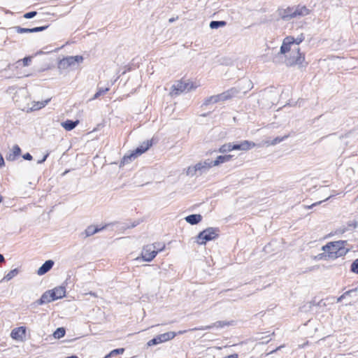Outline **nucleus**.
<instances>
[{"instance_id": "f257e3e1", "label": "nucleus", "mask_w": 358, "mask_h": 358, "mask_svg": "<svg viewBox=\"0 0 358 358\" xmlns=\"http://www.w3.org/2000/svg\"><path fill=\"white\" fill-rule=\"evenodd\" d=\"M303 40L304 36L303 34H301V36L296 38L289 36L283 39L280 52L281 54L285 55V61L287 66H293L296 65H300L302 64L305 61V55L300 52L299 48L293 49L292 50V45L294 43L299 45L302 41H303Z\"/></svg>"}, {"instance_id": "f03ea898", "label": "nucleus", "mask_w": 358, "mask_h": 358, "mask_svg": "<svg viewBox=\"0 0 358 358\" xmlns=\"http://www.w3.org/2000/svg\"><path fill=\"white\" fill-rule=\"evenodd\" d=\"M346 241H338L329 242L322 247L325 259H335L347 254L348 250L345 248Z\"/></svg>"}, {"instance_id": "7ed1b4c3", "label": "nucleus", "mask_w": 358, "mask_h": 358, "mask_svg": "<svg viewBox=\"0 0 358 358\" xmlns=\"http://www.w3.org/2000/svg\"><path fill=\"white\" fill-rule=\"evenodd\" d=\"M166 249V244L164 242H155L145 245L141 250V255L135 259L136 261L142 259L144 262H152L158 253Z\"/></svg>"}, {"instance_id": "20e7f679", "label": "nucleus", "mask_w": 358, "mask_h": 358, "mask_svg": "<svg viewBox=\"0 0 358 358\" xmlns=\"http://www.w3.org/2000/svg\"><path fill=\"white\" fill-rule=\"evenodd\" d=\"M200 85L191 80H180L177 81L171 87V94L173 96H178L183 92H187L196 89Z\"/></svg>"}, {"instance_id": "39448f33", "label": "nucleus", "mask_w": 358, "mask_h": 358, "mask_svg": "<svg viewBox=\"0 0 358 358\" xmlns=\"http://www.w3.org/2000/svg\"><path fill=\"white\" fill-rule=\"evenodd\" d=\"M220 229L217 227H208L201 231L196 236L199 245H205L207 242L213 241L219 237Z\"/></svg>"}, {"instance_id": "423d86ee", "label": "nucleus", "mask_w": 358, "mask_h": 358, "mask_svg": "<svg viewBox=\"0 0 358 358\" xmlns=\"http://www.w3.org/2000/svg\"><path fill=\"white\" fill-rule=\"evenodd\" d=\"M152 145V141L148 140L143 142L139 147L133 150L130 154L125 155L122 159V163L123 164L130 163L133 159L137 158L138 156L145 153L148 150Z\"/></svg>"}, {"instance_id": "0eeeda50", "label": "nucleus", "mask_w": 358, "mask_h": 358, "mask_svg": "<svg viewBox=\"0 0 358 358\" xmlns=\"http://www.w3.org/2000/svg\"><path fill=\"white\" fill-rule=\"evenodd\" d=\"M83 61V56L76 55V56H71L64 58L60 62V65L62 68H69L72 65H74L76 63H81Z\"/></svg>"}, {"instance_id": "6e6552de", "label": "nucleus", "mask_w": 358, "mask_h": 358, "mask_svg": "<svg viewBox=\"0 0 358 358\" xmlns=\"http://www.w3.org/2000/svg\"><path fill=\"white\" fill-rule=\"evenodd\" d=\"M256 146V144L250 141H243L241 142L240 143H233V148L234 150H243V151H248Z\"/></svg>"}, {"instance_id": "1a4fd4ad", "label": "nucleus", "mask_w": 358, "mask_h": 358, "mask_svg": "<svg viewBox=\"0 0 358 358\" xmlns=\"http://www.w3.org/2000/svg\"><path fill=\"white\" fill-rule=\"evenodd\" d=\"M26 335V327H20L13 329L10 333V336L16 341H23Z\"/></svg>"}, {"instance_id": "9d476101", "label": "nucleus", "mask_w": 358, "mask_h": 358, "mask_svg": "<svg viewBox=\"0 0 358 358\" xmlns=\"http://www.w3.org/2000/svg\"><path fill=\"white\" fill-rule=\"evenodd\" d=\"M233 324H234L233 321H217L210 326H207L205 327L195 328L193 330H206V329H209L210 328L220 329V328H224V327H227V326H231Z\"/></svg>"}, {"instance_id": "9b49d317", "label": "nucleus", "mask_w": 358, "mask_h": 358, "mask_svg": "<svg viewBox=\"0 0 358 358\" xmlns=\"http://www.w3.org/2000/svg\"><path fill=\"white\" fill-rule=\"evenodd\" d=\"M294 7H287L286 8L278 9V14L281 19L289 20L294 18V14L293 13Z\"/></svg>"}, {"instance_id": "f8f14e48", "label": "nucleus", "mask_w": 358, "mask_h": 358, "mask_svg": "<svg viewBox=\"0 0 358 358\" xmlns=\"http://www.w3.org/2000/svg\"><path fill=\"white\" fill-rule=\"evenodd\" d=\"M49 26H42V27H36L34 28L29 29V28H22L20 27H15V29L18 34H24V33H34L38 32L43 30H45Z\"/></svg>"}, {"instance_id": "ddd939ff", "label": "nucleus", "mask_w": 358, "mask_h": 358, "mask_svg": "<svg viewBox=\"0 0 358 358\" xmlns=\"http://www.w3.org/2000/svg\"><path fill=\"white\" fill-rule=\"evenodd\" d=\"M20 155L21 149L17 145H15L13 147L10 152L6 155V158L8 161L13 162L17 159Z\"/></svg>"}, {"instance_id": "4468645a", "label": "nucleus", "mask_w": 358, "mask_h": 358, "mask_svg": "<svg viewBox=\"0 0 358 358\" xmlns=\"http://www.w3.org/2000/svg\"><path fill=\"white\" fill-rule=\"evenodd\" d=\"M52 294H53V293H51L50 290L46 291L42 294L41 298L36 301V303L38 305H42L43 303H48L54 301V296H52Z\"/></svg>"}, {"instance_id": "2eb2a0df", "label": "nucleus", "mask_w": 358, "mask_h": 358, "mask_svg": "<svg viewBox=\"0 0 358 358\" xmlns=\"http://www.w3.org/2000/svg\"><path fill=\"white\" fill-rule=\"evenodd\" d=\"M310 13V10L306 6L298 5L294 7V17L308 15Z\"/></svg>"}, {"instance_id": "dca6fc26", "label": "nucleus", "mask_w": 358, "mask_h": 358, "mask_svg": "<svg viewBox=\"0 0 358 358\" xmlns=\"http://www.w3.org/2000/svg\"><path fill=\"white\" fill-rule=\"evenodd\" d=\"M236 92V90L234 88L227 90L226 92H224L220 94H217V97L219 98L220 101H224L229 99H231L232 97L234 96Z\"/></svg>"}, {"instance_id": "f3484780", "label": "nucleus", "mask_w": 358, "mask_h": 358, "mask_svg": "<svg viewBox=\"0 0 358 358\" xmlns=\"http://www.w3.org/2000/svg\"><path fill=\"white\" fill-rule=\"evenodd\" d=\"M54 265V262L52 260L46 261L38 270L37 273L39 275H42L49 271Z\"/></svg>"}, {"instance_id": "a211bd4d", "label": "nucleus", "mask_w": 358, "mask_h": 358, "mask_svg": "<svg viewBox=\"0 0 358 358\" xmlns=\"http://www.w3.org/2000/svg\"><path fill=\"white\" fill-rule=\"evenodd\" d=\"M51 293H53L52 296H54L55 301L59 299H62L65 296V289L62 287H55L53 289L50 290Z\"/></svg>"}, {"instance_id": "6ab92c4d", "label": "nucleus", "mask_w": 358, "mask_h": 358, "mask_svg": "<svg viewBox=\"0 0 358 358\" xmlns=\"http://www.w3.org/2000/svg\"><path fill=\"white\" fill-rule=\"evenodd\" d=\"M78 124L79 120L72 121L67 120L66 121L62 123V126L66 131H71Z\"/></svg>"}, {"instance_id": "aec40b11", "label": "nucleus", "mask_w": 358, "mask_h": 358, "mask_svg": "<svg viewBox=\"0 0 358 358\" xmlns=\"http://www.w3.org/2000/svg\"><path fill=\"white\" fill-rule=\"evenodd\" d=\"M186 221L191 224H196L202 220V217L199 214H194L188 215L185 217Z\"/></svg>"}, {"instance_id": "412c9836", "label": "nucleus", "mask_w": 358, "mask_h": 358, "mask_svg": "<svg viewBox=\"0 0 358 358\" xmlns=\"http://www.w3.org/2000/svg\"><path fill=\"white\" fill-rule=\"evenodd\" d=\"M177 335L176 332L170 331L159 335L161 343L172 340Z\"/></svg>"}, {"instance_id": "4be33fe9", "label": "nucleus", "mask_w": 358, "mask_h": 358, "mask_svg": "<svg viewBox=\"0 0 358 358\" xmlns=\"http://www.w3.org/2000/svg\"><path fill=\"white\" fill-rule=\"evenodd\" d=\"M232 150H234V148L233 143H224L218 149V152L220 153H226Z\"/></svg>"}, {"instance_id": "5701e85b", "label": "nucleus", "mask_w": 358, "mask_h": 358, "mask_svg": "<svg viewBox=\"0 0 358 358\" xmlns=\"http://www.w3.org/2000/svg\"><path fill=\"white\" fill-rule=\"evenodd\" d=\"M104 227H101V228H98L96 227H94L93 225H90L86 229H85V234H86V236H90L99 231H100L101 229H103Z\"/></svg>"}, {"instance_id": "b1692460", "label": "nucleus", "mask_w": 358, "mask_h": 358, "mask_svg": "<svg viewBox=\"0 0 358 358\" xmlns=\"http://www.w3.org/2000/svg\"><path fill=\"white\" fill-rule=\"evenodd\" d=\"M65 329L63 327H59L55 331V332L53 333V336L55 338L59 339L61 338H63L65 336Z\"/></svg>"}, {"instance_id": "393cba45", "label": "nucleus", "mask_w": 358, "mask_h": 358, "mask_svg": "<svg viewBox=\"0 0 358 358\" xmlns=\"http://www.w3.org/2000/svg\"><path fill=\"white\" fill-rule=\"evenodd\" d=\"M225 21H212L210 23V27L211 29H217L220 27H223L226 25Z\"/></svg>"}, {"instance_id": "a878e982", "label": "nucleus", "mask_w": 358, "mask_h": 358, "mask_svg": "<svg viewBox=\"0 0 358 358\" xmlns=\"http://www.w3.org/2000/svg\"><path fill=\"white\" fill-rule=\"evenodd\" d=\"M124 348L115 349V350H113L112 351H110V352L108 355H107L104 358H109L110 357L114 356L116 355H122L124 353Z\"/></svg>"}, {"instance_id": "bb28decb", "label": "nucleus", "mask_w": 358, "mask_h": 358, "mask_svg": "<svg viewBox=\"0 0 358 358\" xmlns=\"http://www.w3.org/2000/svg\"><path fill=\"white\" fill-rule=\"evenodd\" d=\"M214 166H217L221 164L225 163L226 161L224 159V157L223 155H219L216 157V159L213 161Z\"/></svg>"}, {"instance_id": "cd10ccee", "label": "nucleus", "mask_w": 358, "mask_h": 358, "mask_svg": "<svg viewBox=\"0 0 358 358\" xmlns=\"http://www.w3.org/2000/svg\"><path fill=\"white\" fill-rule=\"evenodd\" d=\"M109 90V88H100L98 90V91L96 92V94L94 95V99L99 98L100 96L106 94Z\"/></svg>"}, {"instance_id": "c85d7f7f", "label": "nucleus", "mask_w": 358, "mask_h": 358, "mask_svg": "<svg viewBox=\"0 0 358 358\" xmlns=\"http://www.w3.org/2000/svg\"><path fill=\"white\" fill-rule=\"evenodd\" d=\"M159 343H161V341H160V338H159V336H157L156 338H154L150 340L147 343V345H148V347H150V346H152L155 345H157Z\"/></svg>"}, {"instance_id": "c756f323", "label": "nucleus", "mask_w": 358, "mask_h": 358, "mask_svg": "<svg viewBox=\"0 0 358 358\" xmlns=\"http://www.w3.org/2000/svg\"><path fill=\"white\" fill-rule=\"evenodd\" d=\"M196 171H197V169L194 165L192 166H189L187 169L186 173H187V176H193L196 174Z\"/></svg>"}, {"instance_id": "7c9ffc66", "label": "nucleus", "mask_w": 358, "mask_h": 358, "mask_svg": "<svg viewBox=\"0 0 358 358\" xmlns=\"http://www.w3.org/2000/svg\"><path fill=\"white\" fill-rule=\"evenodd\" d=\"M219 98L217 97V95H215V96H210L209 98H208L206 101H205V103L206 104H209L210 103H217V102H219Z\"/></svg>"}, {"instance_id": "2f4dec72", "label": "nucleus", "mask_w": 358, "mask_h": 358, "mask_svg": "<svg viewBox=\"0 0 358 358\" xmlns=\"http://www.w3.org/2000/svg\"><path fill=\"white\" fill-rule=\"evenodd\" d=\"M351 271L358 274V259L355 260L351 264Z\"/></svg>"}, {"instance_id": "473e14b6", "label": "nucleus", "mask_w": 358, "mask_h": 358, "mask_svg": "<svg viewBox=\"0 0 358 358\" xmlns=\"http://www.w3.org/2000/svg\"><path fill=\"white\" fill-rule=\"evenodd\" d=\"M36 14H37V13L36 11H31V12L26 13L23 17L26 19H30V18L35 17L36 15Z\"/></svg>"}, {"instance_id": "72a5a7b5", "label": "nucleus", "mask_w": 358, "mask_h": 358, "mask_svg": "<svg viewBox=\"0 0 358 358\" xmlns=\"http://www.w3.org/2000/svg\"><path fill=\"white\" fill-rule=\"evenodd\" d=\"M202 164H203V167L205 168V169H208L214 166L213 162L205 161L202 162Z\"/></svg>"}, {"instance_id": "f704fd0d", "label": "nucleus", "mask_w": 358, "mask_h": 358, "mask_svg": "<svg viewBox=\"0 0 358 358\" xmlns=\"http://www.w3.org/2000/svg\"><path fill=\"white\" fill-rule=\"evenodd\" d=\"M195 166H196L197 171H201V170L205 169L202 162L197 163L196 164H195Z\"/></svg>"}, {"instance_id": "c9c22d12", "label": "nucleus", "mask_w": 358, "mask_h": 358, "mask_svg": "<svg viewBox=\"0 0 358 358\" xmlns=\"http://www.w3.org/2000/svg\"><path fill=\"white\" fill-rule=\"evenodd\" d=\"M30 62H31V58L30 57H24L23 59V64H24V66H28Z\"/></svg>"}, {"instance_id": "e433bc0d", "label": "nucleus", "mask_w": 358, "mask_h": 358, "mask_svg": "<svg viewBox=\"0 0 358 358\" xmlns=\"http://www.w3.org/2000/svg\"><path fill=\"white\" fill-rule=\"evenodd\" d=\"M23 158L26 160H31L32 156L29 153H26L23 155Z\"/></svg>"}, {"instance_id": "4c0bfd02", "label": "nucleus", "mask_w": 358, "mask_h": 358, "mask_svg": "<svg viewBox=\"0 0 358 358\" xmlns=\"http://www.w3.org/2000/svg\"><path fill=\"white\" fill-rule=\"evenodd\" d=\"M223 156L224 157V159H225L226 162L230 161L234 157V155H225Z\"/></svg>"}, {"instance_id": "58836bf2", "label": "nucleus", "mask_w": 358, "mask_h": 358, "mask_svg": "<svg viewBox=\"0 0 358 358\" xmlns=\"http://www.w3.org/2000/svg\"><path fill=\"white\" fill-rule=\"evenodd\" d=\"M15 273H16V270H13L11 271L8 275H7V278L8 279H10L15 274Z\"/></svg>"}, {"instance_id": "ea45409f", "label": "nucleus", "mask_w": 358, "mask_h": 358, "mask_svg": "<svg viewBox=\"0 0 358 358\" xmlns=\"http://www.w3.org/2000/svg\"><path fill=\"white\" fill-rule=\"evenodd\" d=\"M350 292H346L344 294H343L340 297L338 298L337 301L339 302L341 300H343V298H345V295L348 294Z\"/></svg>"}, {"instance_id": "a19ab883", "label": "nucleus", "mask_w": 358, "mask_h": 358, "mask_svg": "<svg viewBox=\"0 0 358 358\" xmlns=\"http://www.w3.org/2000/svg\"><path fill=\"white\" fill-rule=\"evenodd\" d=\"M0 166H4V159L1 154H0Z\"/></svg>"}, {"instance_id": "79ce46f5", "label": "nucleus", "mask_w": 358, "mask_h": 358, "mask_svg": "<svg viewBox=\"0 0 358 358\" xmlns=\"http://www.w3.org/2000/svg\"><path fill=\"white\" fill-rule=\"evenodd\" d=\"M320 203H321V201H319V202H317V203H314L311 206H308L306 208L309 209V208H312L313 206H316V205H317V204H319Z\"/></svg>"}, {"instance_id": "37998d69", "label": "nucleus", "mask_w": 358, "mask_h": 358, "mask_svg": "<svg viewBox=\"0 0 358 358\" xmlns=\"http://www.w3.org/2000/svg\"><path fill=\"white\" fill-rule=\"evenodd\" d=\"M4 257L2 255L0 254V262H4Z\"/></svg>"}, {"instance_id": "c03bdc74", "label": "nucleus", "mask_w": 358, "mask_h": 358, "mask_svg": "<svg viewBox=\"0 0 358 358\" xmlns=\"http://www.w3.org/2000/svg\"><path fill=\"white\" fill-rule=\"evenodd\" d=\"M90 295H92V296H94V297H96V296H96V294L95 293H93V292H90Z\"/></svg>"}, {"instance_id": "a18cd8bd", "label": "nucleus", "mask_w": 358, "mask_h": 358, "mask_svg": "<svg viewBox=\"0 0 358 358\" xmlns=\"http://www.w3.org/2000/svg\"><path fill=\"white\" fill-rule=\"evenodd\" d=\"M185 332H186V331H185V330H184V331H180L178 332V334H184V333H185Z\"/></svg>"}, {"instance_id": "49530a36", "label": "nucleus", "mask_w": 358, "mask_h": 358, "mask_svg": "<svg viewBox=\"0 0 358 358\" xmlns=\"http://www.w3.org/2000/svg\"><path fill=\"white\" fill-rule=\"evenodd\" d=\"M66 358H78V357L76 356H70V357H67Z\"/></svg>"}, {"instance_id": "de8ad7c7", "label": "nucleus", "mask_w": 358, "mask_h": 358, "mask_svg": "<svg viewBox=\"0 0 358 358\" xmlns=\"http://www.w3.org/2000/svg\"><path fill=\"white\" fill-rule=\"evenodd\" d=\"M3 201V196L0 194V203Z\"/></svg>"}, {"instance_id": "09e8293b", "label": "nucleus", "mask_w": 358, "mask_h": 358, "mask_svg": "<svg viewBox=\"0 0 358 358\" xmlns=\"http://www.w3.org/2000/svg\"><path fill=\"white\" fill-rule=\"evenodd\" d=\"M173 21H174V20H173V19H170V20H169V22H173Z\"/></svg>"}]
</instances>
